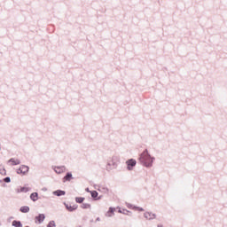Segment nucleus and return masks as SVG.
<instances>
[{
  "label": "nucleus",
  "instance_id": "nucleus-14",
  "mask_svg": "<svg viewBox=\"0 0 227 227\" xmlns=\"http://www.w3.org/2000/svg\"><path fill=\"white\" fill-rule=\"evenodd\" d=\"M8 162H12V166H19V164H20V160H14L13 158H11Z\"/></svg>",
  "mask_w": 227,
  "mask_h": 227
},
{
  "label": "nucleus",
  "instance_id": "nucleus-15",
  "mask_svg": "<svg viewBox=\"0 0 227 227\" xmlns=\"http://www.w3.org/2000/svg\"><path fill=\"white\" fill-rule=\"evenodd\" d=\"M119 214H124V215H132V212L127 210V209H119L118 210Z\"/></svg>",
  "mask_w": 227,
  "mask_h": 227
},
{
  "label": "nucleus",
  "instance_id": "nucleus-22",
  "mask_svg": "<svg viewBox=\"0 0 227 227\" xmlns=\"http://www.w3.org/2000/svg\"><path fill=\"white\" fill-rule=\"evenodd\" d=\"M47 227H56V222H54V220L50 221Z\"/></svg>",
  "mask_w": 227,
  "mask_h": 227
},
{
  "label": "nucleus",
  "instance_id": "nucleus-13",
  "mask_svg": "<svg viewBox=\"0 0 227 227\" xmlns=\"http://www.w3.org/2000/svg\"><path fill=\"white\" fill-rule=\"evenodd\" d=\"M30 200L32 201H38V192H35L30 194Z\"/></svg>",
  "mask_w": 227,
  "mask_h": 227
},
{
  "label": "nucleus",
  "instance_id": "nucleus-10",
  "mask_svg": "<svg viewBox=\"0 0 227 227\" xmlns=\"http://www.w3.org/2000/svg\"><path fill=\"white\" fill-rule=\"evenodd\" d=\"M116 208L110 207L108 211L106 213V217H113L114 215Z\"/></svg>",
  "mask_w": 227,
  "mask_h": 227
},
{
  "label": "nucleus",
  "instance_id": "nucleus-29",
  "mask_svg": "<svg viewBox=\"0 0 227 227\" xmlns=\"http://www.w3.org/2000/svg\"><path fill=\"white\" fill-rule=\"evenodd\" d=\"M76 227H82V225H77Z\"/></svg>",
  "mask_w": 227,
  "mask_h": 227
},
{
  "label": "nucleus",
  "instance_id": "nucleus-24",
  "mask_svg": "<svg viewBox=\"0 0 227 227\" xmlns=\"http://www.w3.org/2000/svg\"><path fill=\"white\" fill-rule=\"evenodd\" d=\"M4 182H5V184H10V182H12V178H10V176H7L4 178Z\"/></svg>",
  "mask_w": 227,
  "mask_h": 227
},
{
  "label": "nucleus",
  "instance_id": "nucleus-26",
  "mask_svg": "<svg viewBox=\"0 0 227 227\" xmlns=\"http://www.w3.org/2000/svg\"><path fill=\"white\" fill-rule=\"evenodd\" d=\"M85 191H86V192H90L91 193V191H90V188H86Z\"/></svg>",
  "mask_w": 227,
  "mask_h": 227
},
{
  "label": "nucleus",
  "instance_id": "nucleus-12",
  "mask_svg": "<svg viewBox=\"0 0 227 227\" xmlns=\"http://www.w3.org/2000/svg\"><path fill=\"white\" fill-rule=\"evenodd\" d=\"M65 194H67V192L63 191V190H56L53 192V195L54 196H65Z\"/></svg>",
  "mask_w": 227,
  "mask_h": 227
},
{
  "label": "nucleus",
  "instance_id": "nucleus-7",
  "mask_svg": "<svg viewBox=\"0 0 227 227\" xmlns=\"http://www.w3.org/2000/svg\"><path fill=\"white\" fill-rule=\"evenodd\" d=\"M144 216L145 219H148L149 221H152L153 219H155L157 217V215L152 213V212H145L144 214Z\"/></svg>",
  "mask_w": 227,
  "mask_h": 227
},
{
  "label": "nucleus",
  "instance_id": "nucleus-11",
  "mask_svg": "<svg viewBox=\"0 0 227 227\" xmlns=\"http://www.w3.org/2000/svg\"><path fill=\"white\" fill-rule=\"evenodd\" d=\"M64 205H65L67 210H68V212H74V211L77 210V205L69 206L66 202H64Z\"/></svg>",
  "mask_w": 227,
  "mask_h": 227
},
{
  "label": "nucleus",
  "instance_id": "nucleus-20",
  "mask_svg": "<svg viewBox=\"0 0 227 227\" xmlns=\"http://www.w3.org/2000/svg\"><path fill=\"white\" fill-rule=\"evenodd\" d=\"M84 200H85V198L84 197H75V201L77 202V203H83L84 202Z\"/></svg>",
  "mask_w": 227,
  "mask_h": 227
},
{
  "label": "nucleus",
  "instance_id": "nucleus-16",
  "mask_svg": "<svg viewBox=\"0 0 227 227\" xmlns=\"http://www.w3.org/2000/svg\"><path fill=\"white\" fill-rule=\"evenodd\" d=\"M20 211H21L22 214H27V212H29V207L28 206H22L20 208Z\"/></svg>",
  "mask_w": 227,
  "mask_h": 227
},
{
  "label": "nucleus",
  "instance_id": "nucleus-18",
  "mask_svg": "<svg viewBox=\"0 0 227 227\" xmlns=\"http://www.w3.org/2000/svg\"><path fill=\"white\" fill-rule=\"evenodd\" d=\"M12 226H14V227H22V223L20 221L14 220V221H12Z\"/></svg>",
  "mask_w": 227,
  "mask_h": 227
},
{
  "label": "nucleus",
  "instance_id": "nucleus-1",
  "mask_svg": "<svg viewBox=\"0 0 227 227\" xmlns=\"http://www.w3.org/2000/svg\"><path fill=\"white\" fill-rule=\"evenodd\" d=\"M138 160L145 166V168H152L153 166L155 157H152L150 153H148V149H145L142 153H140Z\"/></svg>",
  "mask_w": 227,
  "mask_h": 227
},
{
  "label": "nucleus",
  "instance_id": "nucleus-25",
  "mask_svg": "<svg viewBox=\"0 0 227 227\" xmlns=\"http://www.w3.org/2000/svg\"><path fill=\"white\" fill-rule=\"evenodd\" d=\"M135 208L137 210H138V212H145V209L143 207H135Z\"/></svg>",
  "mask_w": 227,
  "mask_h": 227
},
{
  "label": "nucleus",
  "instance_id": "nucleus-28",
  "mask_svg": "<svg viewBox=\"0 0 227 227\" xmlns=\"http://www.w3.org/2000/svg\"><path fill=\"white\" fill-rule=\"evenodd\" d=\"M158 227H163V225L162 224H158Z\"/></svg>",
  "mask_w": 227,
  "mask_h": 227
},
{
  "label": "nucleus",
  "instance_id": "nucleus-31",
  "mask_svg": "<svg viewBox=\"0 0 227 227\" xmlns=\"http://www.w3.org/2000/svg\"><path fill=\"white\" fill-rule=\"evenodd\" d=\"M1 182H3L2 180H0V184H1Z\"/></svg>",
  "mask_w": 227,
  "mask_h": 227
},
{
  "label": "nucleus",
  "instance_id": "nucleus-23",
  "mask_svg": "<svg viewBox=\"0 0 227 227\" xmlns=\"http://www.w3.org/2000/svg\"><path fill=\"white\" fill-rule=\"evenodd\" d=\"M98 191H100L101 192H105V193L109 192V189L106 187H102L101 189H98Z\"/></svg>",
  "mask_w": 227,
  "mask_h": 227
},
{
  "label": "nucleus",
  "instance_id": "nucleus-2",
  "mask_svg": "<svg viewBox=\"0 0 227 227\" xmlns=\"http://www.w3.org/2000/svg\"><path fill=\"white\" fill-rule=\"evenodd\" d=\"M136 164H137V161H136L135 159H129L126 161V166H127V169L128 171H132L134 169V168H136Z\"/></svg>",
  "mask_w": 227,
  "mask_h": 227
},
{
  "label": "nucleus",
  "instance_id": "nucleus-8",
  "mask_svg": "<svg viewBox=\"0 0 227 227\" xmlns=\"http://www.w3.org/2000/svg\"><path fill=\"white\" fill-rule=\"evenodd\" d=\"M90 196L94 200V201H98V200L102 199V197H98V192L97 191H91Z\"/></svg>",
  "mask_w": 227,
  "mask_h": 227
},
{
  "label": "nucleus",
  "instance_id": "nucleus-4",
  "mask_svg": "<svg viewBox=\"0 0 227 227\" xmlns=\"http://www.w3.org/2000/svg\"><path fill=\"white\" fill-rule=\"evenodd\" d=\"M111 166H113L114 169H116L118 168V163H116L114 161V156L112 158L111 161L107 162L106 171H111L113 169V168H111Z\"/></svg>",
  "mask_w": 227,
  "mask_h": 227
},
{
  "label": "nucleus",
  "instance_id": "nucleus-17",
  "mask_svg": "<svg viewBox=\"0 0 227 227\" xmlns=\"http://www.w3.org/2000/svg\"><path fill=\"white\" fill-rule=\"evenodd\" d=\"M17 192H29V188L26 187V186H22L20 187V189L17 190Z\"/></svg>",
  "mask_w": 227,
  "mask_h": 227
},
{
  "label": "nucleus",
  "instance_id": "nucleus-30",
  "mask_svg": "<svg viewBox=\"0 0 227 227\" xmlns=\"http://www.w3.org/2000/svg\"><path fill=\"white\" fill-rule=\"evenodd\" d=\"M10 219H13V216H11Z\"/></svg>",
  "mask_w": 227,
  "mask_h": 227
},
{
  "label": "nucleus",
  "instance_id": "nucleus-9",
  "mask_svg": "<svg viewBox=\"0 0 227 227\" xmlns=\"http://www.w3.org/2000/svg\"><path fill=\"white\" fill-rule=\"evenodd\" d=\"M35 221H37L39 224H42V223L45 221V214H39L37 216H35Z\"/></svg>",
  "mask_w": 227,
  "mask_h": 227
},
{
  "label": "nucleus",
  "instance_id": "nucleus-27",
  "mask_svg": "<svg viewBox=\"0 0 227 227\" xmlns=\"http://www.w3.org/2000/svg\"><path fill=\"white\" fill-rule=\"evenodd\" d=\"M100 221V217H98L97 219H96V223L97 222H99Z\"/></svg>",
  "mask_w": 227,
  "mask_h": 227
},
{
  "label": "nucleus",
  "instance_id": "nucleus-21",
  "mask_svg": "<svg viewBox=\"0 0 227 227\" xmlns=\"http://www.w3.org/2000/svg\"><path fill=\"white\" fill-rule=\"evenodd\" d=\"M81 208H83V209L91 208V204L82 203V204L81 205Z\"/></svg>",
  "mask_w": 227,
  "mask_h": 227
},
{
  "label": "nucleus",
  "instance_id": "nucleus-3",
  "mask_svg": "<svg viewBox=\"0 0 227 227\" xmlns=\"http://www.w3.org/2000/svg\"><path fill=\"white\" fill-rule=\"evenodd\" d=\"M29 173V167L26 165H21L18 169H17V174L18 175H27Z\"/></svg>",
  "mask_w": 227,
  "mask_h": 227
},
{
  "label": "nucleus",
  "instance_id": "nucleus-5",
  "mask_svg": "<svg viewBox=\"0 0 227 227\" xmlns=\"http://www.w3.org/2000/svg\"><path fill=\"white\" fill-rule=\"evenodd\" d=\"M52 169L57 173V175H61V173H65L67 171V167L65 166H54Z\"/></svg>",
  "mask_w": 227,
  "mask_h": 227
},
{
  "label": "nucleus",
  "instance_id": "nucleus-6",
  "mask_svg": "<svg viewBox=\"0 0 227 227\" xmlns=\"http://www.w3.org/2000/svg\"><path fill=\"white\" fill-rule=\"evenodd\" d=\"M71 180H74V176L72 175V172H67L63 177L62 182L65 184V182H70Z\"/></svg>",
  "mask_w": 227,
  "mask_h": 227
},
{
  "label": "nucleus",
  "instance_id": "nucleus-19",
  "mask_svg": "<svg viewBox=\"0 0 227 227\" xmlns=\"http://www.w3.org/2000/svg\"><path fill=\"white\" fill-rule=\"evenodd\" d=\"M0 175H3V176H6V169L3 165H0Z\"/></svg>",
  "mask_w": 227,
  "mask_h": 227
}]
</instances>
